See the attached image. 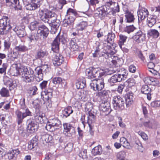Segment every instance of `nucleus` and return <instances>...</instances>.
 I'll use <instances>...</instances> for the list:
<instances>
[{"instance_id": "nucleus-19", "label": "nucleus", "mask_w": 160, "mask_h": 160, "mask_svg": "<svg viewBox=\"0 0 160 160\" xmlns=\"http://www.w3.org/2000/svg\"><path fill=\"white\" fill-rule=\"evenodd\" d=\"M52 90L50 88L42 92L41 93L42 98L43 99L44 101H47L49 100L52 95Z\"/></svg>"}, {"instance_id": "nucleus-53", "label": "nucleus", "mask_w": 160, "mask_h": 160, "mask_svg": "<svg viewBox=\"0 0 160 160\" xmlns=\"http://www.w3.org/2000/svg\"><path fill=\"white\" fill-rule=\"evenodd\" d=\"M143 125L145 127L152 128V123L150 121H145L143 122Z\"/></svg>"}, {"instance_id": "nucleus-50", "label": "nucleus", "mask_w": 160, "mask_h": 160, "mask_svg": "<svg viewBox=\"0 0 160 160\" xmlns=\"http://www.w3.org/2000/svg\"><path fill=\"white\" fill-rule=\"evenodd\" d=\"M73 146V144L72 143H69L65 147L64 150L68 152H70L72 150Z\"/></svg>"}, {"instance_id": "nucleus-47", "label": "nucleus", "mask_w": 160, "mask_h": 160, "mask_svg": "<svg viewBox=\"0 0 160 160\" xmlns=\"http://www.w3.org/2000/svg\"><path fill=\"white\" fill-rule=\"evenodd\" d=\"M39 24V23L36 21L32 22L29 27L30 29L31 30H33L37 28H38V26H40Z\"/></svg>"}, {"instance_id": "nucleus-1", "label": "nucleus", "mask_w": 160, "mask_h": 160, "mask_svg": "<svg viewBox=\"0 0 160 160\" xmlns=\"http://www.w3.org/2000/svg\"><path fill=\"white\" fill-rule=\"evenodd\" d=\"M9 20L8 17L3 16L0 19V34L2 35L7 34L9 31H14L18 37L21 38L26 35L24 27L11 26L9 25Z\"/></svg>"}, {"instance_id": "nucleus-2", "label": "nucleus", "mask_w": 160, "mask_h": 160, "mask_svg": "<svg viewBox=\"0 0 160 160\" xmlns=\"http://www.w3.org/2000/svg\"><path fill=\"white\" fill-rule=\"evenodd\" d=\"M38 16L42 20L49 24L50 26H53L55 28L58 27L60 21L57 19V14L47 9L40 10Z\"/></svg>"}, {"instance_id": "nucleus-15", "label": "nucleus", "mask_w": 160, "mask_h": 160, "mask_svg": "<svg viewBox=\"0 0 160 160\" xmlns=\"http://www.w3.org/2000/svg\"><path fill=\"white\" fill-rule=\"evenodd\" d=\"M88 113L87 123L89 128V131H91L93 128V124L95 121V116L91 112H89Z\"/></svg>"}, {"instance_id": "nucleus-7", "label": "nucleus", "mask_w": 160, "mask_h": 160, "mask_svg": "<svg viewBox=\"0 0 160 160\" xmlns=\"http://www.w3.org/2000/svg\"><path fill=\"white\" fill-rule=\"evenodd\" d=\"M104 80L101 79H95L92 80L90 83L91 88L94 91H101L104 87Z\"/></svg>"}, {"instance_id": "nucleus-42", "label": "nucleus", "mask_w": 160, "mask_h": 160, "mask_svg": "<svg viewBox=\"0 0 160 160\" xmlns=\"http://www.w3.org/2000/svg\"><path fill=\"white\" fill-rule=\"evenodd\" d=\"M136 29L137 28L136 27L133 25H132L126 26L125 28L124 31L125 32L129 34Z\"/></svg>"}, {"instance_id": "nucleus-32", "label": "nucleus", "mask_w": 160, "mask_h": 160, "mask_svg": "<svg viewBox=\"0 0 160 160\" xmlns=\"http://www.w3.org/2000/svg\"><path fill=\"white\" fill-rule=\"evenodd\" d=\"M134 97L132 92H129L127 94L126 97V104H131L133 102Z\"/></svg>"}, {"instance_id": "nucleus-13", "label": "nucleus", "mask_w": 160, "mask_h": 160, "mask_svg": "<svg viewBox=\"0 0 160 160\" xmlns=\"http://www.w3.org/2000/svg\"><path fill=\"white\" fill-rule=\"evenodd\" d=\"M110 106V103L108 102H102L100 105L99 109L104 112L105 115H108L111 111Z\"/></svg>"}, {"instance_id": "nucleus-38", "label": "nucleus", "mask_w": 160, "mask_h": 160, "mask_svg": "<svg viewBox=\"0 0 160 160\" xmlns=\"http://www.w3.org/2000/svg\"><path fill=\"white\" fill-rule=\"evenodd\" d=\"M117 72L123 80L126 78L128 74L126 70L124 69H120L118 70Z\"/></svg>"}, {"instance_id": "nucleus-51", "label": "nucleus", "mask_w": 160, "mask_h": 160, "mask_svg": "<svg viewBox=\"0 0 160 160\" xmlns=\"http://www.w3.org/2000/svg\"><path fill=\"white\" fill-rule=\"evenodd\" d=\"M32 104L33 107L36 109V111H40V109L41 107L40 104L38 103L37 101H34L33 102Z\"/></svg>"}, {"instance_id": "nucleus-30", "label": "nucleus", "mask_w": 160, "mask_h": 160, "mask_svg": "<svg viewBox=\"0 0 160 160\" xmlns=\"http://www.w3.org/2000/svg\"><path fill=\"white\" fill-rule=\"evenodd\" d=\"M94 68H90L86 70V75L88 78H93V72H95V71H94Z\"/></svg>"}, {"instance_id": "nucleus-27", "label": "nucleus", "mask_w": 160, "mask_h": 160, "mask_svg": "<svg viewBox=\"0 0 160 160\" xmlns=\"http://www.w3.org/2000/svg\"><path fill=\"white\" fill-rule=\"evenodd\" d=\"M18 52L11 51L8 52V56L11 60L14 61L15 59L18 58Z\"/></svg>"}, {"instance_id": "nucleus-25", "label": "nucleus", "mask_w": 160, "mask_h": 160, "mask_svg": "<svg viewBox=\"0 0 160 160\" xmlns=\"http://www.w3.org/2000/svg\"><path fill=\"white\" fill-rule=\"evenodd\" d=\"M35 71L36 72V80L38 82H39L43 79L42 70L39 68H37L35 69Z\"/></svg>"}, {"instance_id": "nucleus-20", "label": "nucleus", "mask_w": 160, "mask_h": 160, "mask_svg": "<svg viewBox=\"0 0 160 160\" xmlns=\"http://www.w3.org/2000/svg\"><path fill=\"white\" fill-rule=\"evenodd\" d=\"M52 90L50 88L42 92L41 93L42 98L43 99L44 101H47L49 100L52 95Z\"/></svg>"}, {"instance_id": "nucleus-28", "label": "nucleus", "mask_w": 160, "mask_h": 160, "mask_svg": "<svg viewBox=\"0 0 160 160\" xmlns=\"http://www.w3.org/2000/svg\"><path fill=\"white\" fill-rule=\"evenodd\" d=\"M39 6L40 5L38 4L31 2L30 3L27 4L26 6V8L27 10H34Z\"/></svg>"}, {"instance_id": "nucleus-4", "label": "nucleus", "mask_w": 160, "mask_h": 160, "mask_svg": "<svg viewBox=\"0 0 160 160\" xmlns=\"http://www.w3.org/2000/svg\"><path fill=\"white\" fill-rule=\"evenodd\" d=\"M78 13L75 10L69 8L67 12L65 19L64 20V25L67 26L73 22Z\"/></svg>"}, {"instance_id": "nucleus-45", "label": "nucleus", "mask_w": 160, "mask_h": 160, "mask_svg": "<svg viewBox=\"0 0 160 160\" xmlns=\"http://www.w3.org/2000/svg\"><path fill=\"white\" fill-rule=\"evenodd\" d=\"M126 156V151H122L119 152L117 155V157L120 160H124Z\"/></svg>"}, {"instance_id": "nucleus-56", "label": "nucleus", "mask_w": 160, "mask_h": 160, "mask_svg": "<svg viewBox=\"0 0 160 160\" xmlns=\"http://www.w3.org/2000/svg\"><path fill=\"white\" fill-rule=\"evenodd\" d=\"M136 144L137 145L136 147L138 150L140 152H142L144 150V148L142 146V145L141 143L138 141V142H136Z\"/></svg>"}, {"instance_id": "nucleus-12", "label": "nucleus", "mask_w": 160, "mask_h": 160, "mask_svg": "<svg viewBox=\"0 0 160 160\" xmlns=\"http://www.w3.org/2000/svg\"><path fill=\"white\" fill-rule=\"evenodd\" d=\"M49 31L48 28L44 25H42L38 26L37 33L38 35L42 36L43 38H46L48 36Z\"/></svg>"}, {"instance_id": "nucleus-48", "label": "nucleus", "mask_w": 160, "mask_h": 160, "mask_svg": "<svg viewBox=\"0 0 160 160\" xmlns=\"http://www.w3.org/2000/svg\"><path fill=\"white\" fill-rule=\"evenodd\" d=\"M46 55V52L41 50L37 52V55L36 56V58L37 59L43 57Z\"/></svg>"}, {"instance_id": "nucleus-40", "label": "nucleus", "mask_w": 160, "mask_h": 160, "mask_svg": "<svg viewBox=\"0 0 160 160\" xmlns=\"http://www.w3.org/2000/svg\"><path fill=\"white\" fill-rule=\"evenodd\" d=\"M115 37V35L114 33L112 32L108 33L107 36L106 41L108 43H111L113 41Z\"/></svg>"}, {"instance_id": "nucleus-18", "label": "nucleus", "mask_w": 160, "mask_h": 160, "mask_svg": "<svg viewBox=\"0 0 160 160\" xmlns=\"http://www.w3.org/2000/svg\"><path fill=\"white\" fill-rule=\"evenodd\" d=\"M45 114L42 112L39 111H36L34 114V120H35L37 123H42L43 122V118Z\"/></svg>"}, {"instance_id": "nucleus-9", "label": "nucleus", "mask_w": 160, "mask_h": 160, "mask_svg": "<svg viewBox=\"0 0 160 160\" xmlns=\"http://www.w3.org/2000/svg\"><path fill=\"white\" fill-rule=\"evenodd\" d=\"M27 70L26 72H24L23 77L24 80L27 82H32L34 79L33 70L29 67L27 68Z\"/></svg>"}, {"instance_id": "nucleus-33", "label": "nucleus", "mask_w": 160, "mask_h": 160, "mask_svg": "<svg viewBox=\"0 0 160 160\" xmlns=\"http://www.w3.org/2000/svg\"><path fill=\"white\" fill-rule=\"evenodd\" d=\"M148 34L153 38H157L159 37V33L158 30L156 29H151L148 31Z\"/></svg>"}, {"instance_id": "nucleus-55", "label": "nucleus", "mask_w": 160, "mask_h": 160, "mask_svg": "<svg viewBox=\"0 0 160 160\" xmlns=\"http://www.w3.org/2000/svg\"><path fill=\"white\" fill-rule=\"evenodd\" d=\"M87 151L86 150L81 151L79 153V156L80 158L82 159L85 158H87L86 156Z\"/></svg>"}, {"instance_id": "nucleus-39", "label": "nucleus", "mask_w": 160, "mask_h": 160, "mask_svg": "<svg viewBox=\"0 0 160 160\" xmlns=\"http://www.w3.org/2000/svg\"><path fill=\"white\" fill-rule=\"evenodd\" d=\"M116 2H113L112 1H109L108 2H107L104 6H105L106 8H107V10H108V13L110 12L111 9H112L113 8V6H114Z\"/></svg>"}, {"instance_id": "nucleus-57", "label": "nucleus", "mask_w": 160, "mask_h": 160, "mask_svg": "<svg viewBox=\"0 0 160 160\" xmlns=\"http://www.w3.org/2000/svg\"><path fill=\"white\" fill-rule=\"evenodd\" d=\"M151 106L152 107H160V101H157L152 102L151 103Z\"/></svg>"}, {"instance_id": "nucleus-43", "label": "nucleus", "mask_w": 160, "mask_h": 160, "mask_svg": "<svg viewBox=\"0 0 160 160\" xmlns=\"http://www.w3.org/2000/svg\"><path fill=\"white\" fill-rule=\"evenodd\" d=\"M127 22H133L135 19L133 15L131 13H127L125 15Z\"/></svg>"}, {"instance_id": "nucleus-21", "label": "nucleus", "mask_w": 160, "mask_h": 160, "mask_svg": "<svg viewBox=\"0 0 160 160\" xmlns=\"http://www.w3.org/2000/svg\"><path fill=\"white\" fill-rule=\"evenodd\" d=\"M95 14L99 17H101L104 16L106 13H108V10L105 6H102L97 8L95 11Z\"/></svg>"}, {"instance_id": "nucleus-14", "label": "nucleus", "mask_w": 160, "mask_h": 160, "mask_svg": "<svg viewBox=\"0 0 160 160\" xmlns=\"http://www.w3.org/2000/svg\"><path fill=\"white\" fill-rule=\"evenodd\" d=\"M28 124L27 129L32 132H35L38 128V125L37 122H35L34 120L29 118L27 120Z\"/></svg>"}, {"instance_id": "nucleus-11", "label": "nucleus", "mask_w": 160, "mask_h": 160, "mask_svg": "<svg viewBox=\"0 0 160 160\" xmlns=\"http://www.w3.org/2000/svg\"><path fill=\"white\" fill-rule=\"evenodd\" d=\"M132 38L138 43L142 42L145 39V34L140 30L138 31L132 37Z\"/></svg>"}, {"instance_id": "nucleus-26", "label": "nucleus", "mask_w": 160, "mask_h": 160, "mask_svg": "<svg viewBox=\"0 0 160 160\" xmlns=\"http://www.w3.org/2000/svg\"><path fill=\"white\" fill-rule=\"evenodd\" d=\"M28 38L30 42L35 44L39 39V35L37 33L36 34L32 33L28 36Z\"/></svg>"}, {"instance_id": "nucleus-31", "label": "nucleus", "mask_w": 160, "mask_h": 160, "mask_svg": "<svg viewBox=\"0 0 160 160\" xmlns=\"http://www.w3.org/2000/svg\"><path fill=\"white\" fill-rule=\"evenodd\" d=\"M88 23L86 22L82 21L77 24L76 28L78 31H82L87 27Z\"/></svg>"}, {"instance_id": "nucleus-41", "label": "nucleus", "mask_w": 160, "mask_h": 160, "mask_svg": "<svg viewBox=\"0 0 160 160\" xmlns=\"http://www.w3.org/2000/svg\"><path fill=\"white\" fill-rule=\"evenodd\" d=\"M135 80L133 78L128 79L124 83V84L127 85L128 87L130 88L134 86L135 84Z\"/></svg>"}, {"instance_id": "nucleus-29", "label": "nucleus", "mask_w": 160, "mask_h": 160, "mask_svg": "<svg viewBox=\"0 0 160 160\" xmlns=\"http://www.w3.org/2000/svg\"><path fill=\"white\" fill-rule=\"evenodd\" d=\"M120 143L122 144L123 146L128 149H130L131 147L130 146L129 143L127 141V139L124 137H122L120 138Z\"/></svg>"}, {"instance_id": "nucleus-63", "label": "nucleus", "mask_w": 160, "mask_h": 160, "mask_svg": "<svg viewBox=\"0 0 160 160\" xmlns=\"http://www.w3.org/2000/svg\"><path fill=\"white\" fill-rule=\"evenodd\" d=\"M48 82L46 81H44L40 84L41 88L42 89H45L47 87Z\"/></svg>"}, {"instance_id": "nucleus-61", "label": "nucleus", "mask_w": 160, "mask_h": 160, "mask_svg": "<svg viewBox=\"0 0 160 160\" xmlns=\"http://www.w3.org/2000/svg\"><path fill=\"white\" fill-rule=\"evenodd\" d=\"M7 67L6 64L3 63L2 65V68H0V73L2 74L4 72L5 73Z\"/></svg>"}, {"instance_id": "nucleus-37", "label": "nucleus", "mask_w": 160, "mask_h": 160, "mask_svg": "<svg viewBox=\"0 0 160 160\" xmlns=\"http://www.w3.org/2000/svg\"><path fill=\"white\" fill-rule=\"evenodd\" d=\"M119 40L118 42L119 45L121 48H122V46L124 44V43L125 42L127 37L125 35L120 34L119 36Z\"/></svg>"}, {"instance_id": "nucleus-35", "label": "nucleus", "mask_w": 160, "mask_h": 160, "mask_svg": "<svg viewBox=\"0 0 160 160\" xmlns=\"http://www.w3.org/2000/svg\"><path fill=\"white\" fill-rule=\"evenodd\" d=\"M0 95L3 97H8L10 96L8 90L5 88H2L0 90Z\"/></svg>"}, {"instance_id": "nucleus-54", "label": "nucleus", "mask_w": 160, "mask_h": 160, "mask_svg": "<svg viewBox=\"0 0 160 160\" xmlns=\"http://www.w3.org/2000/svg\"><path fill=\"white\" fill-rule=\"evenodd\" d=\"M138 133L143 140H145L148 139V137L144 132L140 131L138 132Z\"/></svg>"}, {"instance_id": "nucleus-36", "label": "nucleus", "mask_w": 160, "mask_h": 160, "mask_svg": "<svg viewBox=\"0 0 160 160\" xmlns=\"http://www.w3.org/2000/svg\"><path fill=\"white\" fill-rule=\"evenodd\" d=\"M101 152V147L100 145H98L95 147L92 151V154L94 156L100 154Z\"/></svg>"}, {"instance_id": "nucleus-64", "label": "nucleus", "mask_w": 160, "mask_h": 160, "mask_svg": "<svg viewBox=\"0 0 160 160\" xmlns=\"http://www.w3.org/2000/svg\"><path fill=\"white\" fill-rule=\"evenodd\" d=\"M53 155L51 153L47 154L44 160H52Z\"/></svg>"}, {"instance_id": "nucleus-8", "label": "nucleus", "mask_w": 160, "mask_h": 160, "mask_svg": "<svg viewBox=\"0 0 160 160\" xmlns=\"http://www.w3.org/2000/svg\"><path fill=\"white\" fill-rule=\"evenodd\" d=\"M16 114L17 118V122L18 125L21 124L23 122V119L27 116H32V113L28 108L25 109L24 112H22L17 110L16 111Z\"/></svg>"}, {"instance_id": "nucleus-17", "label": "nucleus", "mask_w": 160, "mask_h": 160, "mask_svg": "<svg viewBox=\"0 0 160 160\" xmlns=\"http://www.w3.org/2000/svg\"><path fill=\"white\" fill-rule=\"evenodd\" d=\"M63 61L62 56L59 53H57L55 55L52 59L53 64L55 66L60 65Z\"/></svg>"}, {"instance_id": "nucleus-49", "label": "nucleus", "mask_w": 160, "mask_h": 160, "mask_svg": "<svg viewBox=\"0 0 160 160\" xmlns=\"http://www.w3.org/2000/svg\"><path fill=\"white\" fill-rule=\"evenodd\" d=\"M15 49L17 51L19 52H24L28 50L27 47L24 45H19L18 46H16Z\"/></svg>"}, {"instance_id": "nucleus-34", "label": "nucleus", "mask_w": 160, "mask_h": 160, "mask_svg": "<svg viewBox=\"0 0 160 160\" xmlns=\"http://www.w3.org/2000/svg\"><path fill=\"white\" fill-rule=\"evenodd\" d=\"M70 48L73 51H77L79 47L76 43V40L75 38H73L71 40L70 42Z\"/></svg>"}, {"instance_id": "nucleus-10", "label": "nucleus", "mask_w": 160, "mask_h": 160, "mask_svg": "<svg viewBox=\"0 0 160 160\" xmlns=\"http://www.w3.org/2000/svg\"><path fill=\"white\" fill-rule=\"evenodd\" d=\"M64 127L63 133L66 136L68 137L71 136L72 134L75 132L74 128L68 123L63 124Z\"/></svg>"}, {"instance_id": "nucleus-60", "label": "nucleus", "mask_w": 160, "mask_h": 160, "mask_svg": "<svg viewBox=\"0 0 160 160\" xmlns=\"http://www.w3.org/2000/svg\"><path fill=\"white\" fill-rule=\"evenodd\" d=\"M8 159L10 160H15L17 157L14 155L11 151L8 154Z\"/></svg>"}, {"instance_id": "nucleus-62", "label": "nucleus", "mask_w": 160, "mask_h": 160, "mask_svg": "<svg viewBox=\"0 0 160 160\" xmlns=\"http://www.w3.org/2000/svg\"><path fill=\"white\" fill-rule=\"evenodd\" d=\"M37 145V144H36V143H33L30 141V142H29L28 148L29 149L31 150L35 148Z\"/></svg>"}, {"instance_id": "nucleus-6", "label": "nucleus", "mask_w": 160, "mask_h": 160, "mask_svg": "<svg viewBox=\"0 0 160 160\" xmlns=\"http://www.w3.org/2000/svg\"><path fill=\"white\" fill-rule=\"evenodd\" d=\"M112 103L114 108L116 110H122L124 108V101L119 96L113 97Z\"/></svg>"}, {"instance_id": "nucleus-46", "label": "nucleus", "mask_w": 160, "mask_h": 160, "mask_svg": "<svg viewBox=\"0 0 160 160\" xmlns=\"http://www.w3.org/2000/svg\"><path fill=\"white\" fill-rule=\"evenodd\" d=\"M94 71L96 72H93V78H99L103 75V72H101V70H99L98 69L94 68Z\"/></svg>"}, {"instance_id": "nucleus-59", "label": "nucleus", "mask_w": 160, "mask_h": 160, "mask_svg": "<svg viewBox=\"0 0 160 160\" xmlns=\"http://www.w3.org/2000/svg\"><path fill=\"white\" fill-rule=\"evenodd\" d=\"M4 47L5 49H8L10 48L11 43L9 40H5L4 41Z\"/></svg>"}, {"instance_id": "nucleus-58", "label": "nucleus", "mask_w": 160, "mask_h": 160, "mask_svg": "<svg viewBox=\"0 0 160 160\" xmlns=\"http://www.w3.org/2000/svg\"><path fill=\"white\" fill-rule=\"evenodd\" d=\"M118 124L120 127L122 128H126V125L125 123L122 122V119L121 117H118Z\"/></svg>"}, {"instance_id": "nucleus-22", "label": "nucleus", "mask_w": 160, "mask_h": 160, "mask_svg": "<svg viewBox=\"0 0 160 160\" xmlns=\"http://www.w3.org/2000/svg\"><path fill=\"white\" fill-rule=\"evenodd\" d=\"M138 20L140 19L142 20H144L149 14L148 10L146 8H143L140 10L138 12Z\"/></svg>"}, {"instance_id": "nucleus-24", "label": "nucleus", "mask_w": 160, "mask_h": 160, "mask_svg": "<svg viewBox=\"0 0 160 160\" xmlns=\"http://www.w3.org/2000/svg\"><path fill=\"white\" fill-rule=\"evenodd\" d=\"M156 17L153 16H150L147 19V23L150 27H152L156 22Z\"/></svg>"}, {"instance_id": "nucleus-44", "label": "nucleus", "mask_w": 160, "mask_h": 160, "mask_svg": "<svg viewBox=\"0 0 160 160\" xmlns=\"http://www.w3.org/2000/svg\"><path fill=\"white\" fill-rule=\"evenodd\" d=\"M150 90L151 89L149 88L148 85H143L141 88V92L144 94H148Z\"/></svg>"}, {"instance_id": "nucleus-52", "label": "nucleus", "mask_w": 160, "mask_h": 160, "mask_svg": "<svg viewBox=\"0 0 160 160\" xmlns=\"http://www.w3.org/2000/svg\"><path fill=\"white\" fill-rule=\"evenodd\" d=\"M62 79L60 77H55L52 79V82L54 84H60L62 83Z\"/></svg>"}, {"instance_id": "nucleus-5", "label": "nucleus", "mask_w": 160, "mask_h": 160, "mask_svg": "<svg viewBox=\"0 0 160 160\" xmlns=\"http://www.w3.org/2000/svg\"><path fill=\"white\" fill-rule=\"evenodd\" d=\"M61 126V121L57 118H53L49 120L45 128L47 130L53 132Z\"/></svg>"}, {"instance_id": "nucleus-16", "label": "nucleus", "mask_w": 160, "mask_h": 160, "mask_svg": "<svg viewBox=\"0 0 160 160\" xmlns=\"http://www.w3.org/2000/svg\"><path fill=\"white\" fill-rule=\"evenodd\" d=\"M60 42V32H59L52 44V49L53 51L56 52H58Z\"/></svg>"}, {"instance_id": "nucleus-3", "label": "nucleus", "mask_w": 160, "mask_h": 160, "mask_svg": "<svg viewBox=\"0 0 160 160\" xmlns=\"http://www.w3.org/2000/svg\"><path fill=\"white\" fill-rule=\"evenodd\" d=\"M19 64L14 63L13 64L10 69L11 74L13 76H18L19 75L23 77L24 72H26L27 70V67L25 66H21L19 67Z\"/></svg>"}, {"instance_id": "nucleus-23", "label": "nucleus", "mask_w": 160, "mask_h": 160, "mask_svg": "<svg viewBox=\"0 0 160 160\" xmlns=\"http://www.w3.org/2000/svg\"><path fill=\"white\" fill-rule=\"evenodd\" d=\"M6 1L7 3L10 2L16 10H20L22 8V7L20 4L19 0H6Z\"/></svg>"}]
</instances>
